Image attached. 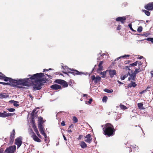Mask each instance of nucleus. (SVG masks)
<instances>
[{"mask_svg":"<svg viewBox=\"0 0 153 153\" xmlns=\"http://www.w3.org/2000/svg\"><path fill=\"white\" fill-rule=\"evenodd\" d=\"M145 8L148 10H152L153 9V2L149 3L144 7Z\"/></svg>","mask_w":153,"mask_h":153,"instance_id":"nucleus-9","label":"nucleus"},{"mask_svg":"<svg viewBox=\"0 0 153 153\" xmlns=\"http://www.w3.org/2000/svg\"><path fill=\"white\" fill-rule=\"evenodd\" d=\"M137 64H138L139 66L140 67V66L142 65L143 63L140 62H139L138 61V63H137Z\"/></svg>","mask_w":153,"mask_h":153,"instance_id":"nucleus-56","label":"nucleus"},{"mask_svg":"<svg viewBox=\"0 0 153 153\" xmlns=\"http://www.w3.org/2000/svg\"><path fill=\"white\" fill-rule=\"evenodd\" d=\"M22 137H19L15 139V144L17 146V148H18L21 146L22 143Z\"/></svg>","mask_w":153,"mask_h":153,"instance_id":"nucleus-5","label":"nucleus"},{"mask_svg":"<svg viewBox=\"0 0 153 153\" xmlns=\"http://www.w3.org/2000/svg\"><path fill=\"white\" fill-rule=\"evenodd\" d=\"M3 85H10V83H6V82H4L3 83Z\"/></svg>","mask_w":153,"mask_h":153,"instance_id":"nucleus-58","label":"nucleus"},{"mask_svg":"<svg viewBox=\"0 0 153 153\" xmlns=\"http://www.w3.org/2000/svg\"><path fill=\"white\" fill-rule=\"evenodd\" d=\"M0 78H3L4 77V76H5V75H4L3 74H2L1 73H0Z\"/></svg>","mask_w":153,"mask_h":153,"instance_id":"nucleus-47","label":"nucleus"},{"mask_svg":"<svg viewBox=\"0 0 153 153\" xmlns=\"http://www.w3.org/2000/svg\"><path fill=\"white\" fill-rule=\"evenodd\" d=\"M69 73L71 74L74 75H81L82 74V72H80L78 71L77 70H74L73 69H71V70L69 72Z\"/></svg>","mask_w":153,"mask_h":153,"instance_id":"nucleus-11","label":"nucleus"},{"mask_svg":"<svg viewBox=\"0 0 153 153\" xmlns=\"http://www.w3.org/2000/svg\"><path fill=\"white\" fill-rule=\"evenodd\" d=\"M146 90H143V91L140 92V94H143V93L146 92Z\"/></svg>","mask_w":153,"mask_h":153,"instance_id":"nucleus-55","label":"nucleus"},{"mask_svg":"<svg viewBox=\"0 0 153 153\" xmlns=\"http://www.w3.org/2000/svg\"><path fill=\"white\" fill-rule=\"evenodd\" d=\"M16 102H14L13 104V105L16 107H17L19 105V104H18L19 102L17 101H16Z\"/></svg>","mask_w":153,"mask_h":153,"instance_id":"nucleus-44","label":"nucleus"},{"mask_svg":"<svg viewBox=\"0 0 153 153\" xmlns=\"http://www.w3.org/2000/svg\"><path fill=\"white\" fill-rule=\"evenodd\" d=\"M38 126L39 131L43 130V127L42 126V124H38Z\"/></svg>","mask_w":153,"mask_h":153,"instance_id":"nucleus-34","label":"nucleus"},{"mask_svg":"<svg viewBox=\"0 0 153 153\" xmlns=\"http://www.w3.org/2000/svg\"><path fill=\"white\" fill-rule=\"evenodd\" d=\"M62 72H63V73H64V74H66L67 75L69 76V75H68V74L67 72H64V71H63Z\"/></svg>","mask_w":153,"mask_h":153,"instance_id":"nucleus-63","label":"nucleus"},{"mask_svg":"<svg viewBox=\"0 0 153 153\" xmlns=\"http://www.w3.org/2000/svg\"><path fill=\"white\" fill-rule=\"evenodd\" d=\"M130 62V61H129V60H128V61H125V64H128Z\"/></svg>","mask_w":153,"mask_h":153,"instance_id":"nucleus-60","label":"nucleus"},{"mask_svg":"<svg viewBox=\"0 0 153 153\" xmlns=\"http://www.w3.org/2000/svg\"><path fill=\"white\" fill-rule=\"evenodd\" d=\"M92 101V98L90 99L88 101V103L89 104H90L91 103V102Z\"/></svg>","mask_w":153,"mask_h":153,"instance_id":"nucleus-51","label":"nucleus"},{"mask_svg":"<svg viewBox=\"0 0 153 153\" xmlns=\"http://www.w3.org/2000/svg\"><path fill=\"white\" fill-rule=\"evenodd\" d=\"M108 72L110 77L112 78L114 75L116 74V71L114 69H110L108 71Z\"/></svg>","mask_w":153,"mask_h":153,"instance_id":"nucleus-14","label":"nucleus"},{"mask_svg":"<svg viewBox=\"0 0 153 153\" xmlns=\"http://www.w3.org/2000/svg\"><path fill=\"white\" fill-rule=\"evenodd\" d=\"M103 126L104 125H102V127L103 128L102 129L105 135H107L109 137L114 135L115 130L112 125L107 123L104 125V127H103Z\"/></svg>","mask_w":153,"mask_h":153,"instance_id":"nucleus-2","label":"nucleus"},{"mask_svg":"<svg viewBox=\"0 0 153 153\" xmlns=\"http://www.w3.org/2000/svg\"><path fill=\"white\" fill-rule=\"evenodd\" d=\"M61 125L62 126H65V123L64 121H63L61 123Z\"/></svg>","mask_w":153,"mask_h":153,"instance_id":"nucleus-53","label":"nucleus"},{"mask_svg":"<svg viewBox=\"0 0 153 153\" xmlns=\"http://www.w3.org/2000/svg\"><path fill=\"white\" fill-rule=\"evenodd\" d=\"M34 112H33V111H32L31 113V116L33 117L34 116Z\"/></svg>","mask_w":153,"mask_h":153,"instance_id":"nucleus-64","label":"nucleus"},{"mask_svg":"<svg viewBox=\"0 0 153 153\" xmlns=\"http://www.w3.org/2000/svg\"><path fill=\"white\" fill-rule=\"evenodd\" d=\"M103 91L105 92L108 93H111L113 92V89H111L110 90L106 88L104 89Z\"/></svg>","mask_w":153,"mask_h":153,"instance_id":"nucleus-24","label":"nucleus"},{"mask_svg":"<svg viewBox=\"0 0 153 153\" xmlns=\"http://www.w3.org/2000/svg\"><path fill=\"white\" fill-rule=\"evenodd\" d=\"M29 78L24 79H20L17 80V85H22L23 86H29V83L28 80Z\"/></svg>","mask_w":153,"mask_h":153,"instance_id":"nucleus-3","label":"nucleus"},{"mask_svg":"<svg viewBox=\"0 0 153 153\" xmlns=\"http://www.w3.org/2000/svg\"><path fill=\"white\" fill-rule=\"evenodd\" d=\"M137 85L133 81H131V83L129 84L128 85V88H131V87H133L134 88Z\"/></svg>","mask_w":153,"mask_h":153,"instance_id":"nucleus-21","label":"nucleus"},{"mask_svg":"<svg viewBox=\"0 0 153 153\" xmlns=\"http://www.w3.org/2000/svg\"><path fill=\"white\" fill-rule=\"evenodd\" d=\"M143 28L141 26H139L137 28V31L138 32H141L142 31Z\"/></svg>","mask_w":153,"mask_h":153,"instance_id":"nucleus-39","label":"nucleus"},{"mask_svg":"<svg viewBox=\"0 0 153 153\" xmlns=\"http://www.w3.org/2000/svg\"><path fill=\"white\" fill-rule=\"evenodd\" d=\"M144 40L150 41L152 43H153V38H148L145 39Z\"/></svg>","mask_w":153,"mask_h":153,"instance_id":"nucleus-36","label":"nucleus"},{"mask_svg":"<svg viewBox=\"0 0 153 153\" xmlns=\"http://www.w3.org/2000/svg\"><path fill=\"white\" fill-rule=\"evenodd\" d=\"M131 147H128L127 148V149L130 152H131L132 151V150H131Z\"/></svg>","mask_w":153,"mask_h":153,"instance_id":"nucleus-49","label":"nucleus"},{"mask_svg":"<svg viewBox=\"0 0 153 153\" xmlns=\"http://www.w3.org/2000/svg\"><path fill=\"white\" fill-rule=\"evenodd\" d=\"M28 76H31L30 78L31 79L34 80L33 87L34 91L40 90L42 88V86L47 80L46 78L42 77L44 76L43 73H36L33 75H28Z\"/></svg>","mask_w":153,"mask_h":153,"instance_id":"nucleus-1","label":"nucleus"},{"mask_svg":"<svg viewBox=\"0 0 153 153\" xmlns=\"http://www.w3.org/2000/svg\"><path fill=\"white\" fill-rule=\"evenodd\" d=\"M108 98L106 96H104L102 99V101L103 102H105L107 101Z\"/></svg>","mask_w":153,"mask_h":153,"instance_id":"nucleus-38","label":"nucleus"},{"mask_svg":"<svg viewBox=\"0 0 153 153\" xmlns=\"http://www.w3.org/2000/svg\"><path fill=\"white\" fill-rule=\"evenodd\" d=\"M45 75L47 76L49 78H50V79H52V76H51V75H48V74H45Z\"/></svg>","mask_w":153,"mask_h":153,"instance_id":"nucleus-61","label":"nucleus"},{"mask_svg":"<svg viewBox=\"0 0 153 153\" xmlns=\"http://www.w3.org/2000/svg\"><path fill=\"white\" fill-rule=\"evenodd\" d=\"M62 67L65 70L67 71L68 72V73H69V72L71 70V69L68 68V67L66 66H62Z\"/></svg>","mask_w":153,"mask_h":153,"instance_id":"nucleus-25","label":"nucleus"},{"mask_svg":"<svg viewBox=\"0 0 153 153\" xmlns=\"http://www.w3.org/2000/svg\"><path fill=\"white\" fill-rule=\"evenodd\" d=\"M128 27H129L130 28V30L132 31L133 32H136V31L134 30L132 28V24H131V23H130V24H129L128 25Z\"/></svg>","mask_w":153,"mask_h":153,"instance_id":"nucleus-37","label":"nucleus"},{"mask_svg":"<svg viewBox=\"0 0 153 153\" xmlns=\"http://www.w3.org/2000/svg\"><path fill=\"white\" fill-rule=\"evenodd\" d=\"M138 63V61H136L135 62L131 64V65H132L133 66H136L137 64V63Z\"/></svg>","mask_w":153,"mask_h":153,"instance_id":"nucleus-45","label":"nucleus"},{"mask_svg":"<svg viewBox=\"0 0 153 153\" xmlns=\"http://www.w3.org/2000/svg\"><path fill=\"white\" fill-rule=\"evenodd\" d=\"M32 131V135L31 137L33 138V140L35 141L40 142H41L40 139L35 134L34 132L33 131V130Z\"/></svg>","mask_w":153,"mask_h":153,"instance_id":"nucleus-10","label":"nucleus"},{"mask_svg":"<svg viewBox=\"0 0 153 153\" xmlns=\"http://www.w3.org/2000/svg\"><path fill=\"white\" fill-rule=\"evenodd\" d=\"M63 81H64V80L60 79H57L55 80L54 82L56 83L61 85L62 82Z\"/></svg>","mask_w":153,"mask_h":153,"instance_id":"nucleus-26","label":"nucleus"},{"mask_svg":"<svg viewBox=\"0 0 153 153\" xmlns=\"http://www.w3.org/2000/svg\"><path fill=\"white\" fill-rule=\"evenodd\" d=\"M143 104L142 103H138V106L139 109H142V107H143Z\"/></svg>","mask_w":153,"mask_h":153,"instance_id":"nucleus-40","label":"nucleus"},{"mask_svg":"<svg viewBox=\"0 0 153 153\" xmlns=\"http://www.w3.org/2000/svg\"><path fill=\"white\" fill-rule=\"evenodd\" d=\"M150 34V33H145L143 34H140V35L142 36H145L146 37H147Z\"/></svg>","mask_w":153,"mask_h":153,"instance_id":"nucleus-35","label":"nucleus"},{"mask_svg":"<svg viewBox=\"0 0 153 153\" xmlns=\"http://www.w3.org/2000/svg\"><path fill=\"white\" fill-rule=\"evenodd\" d=\"M10 85L13 87L16 86L17 85V80L11 79L10 80Z\"/></svg>","mask_w":153,"mask_h":153,"instance_id":"nucleus-15","label":"nucleus"},{"mask_svg":"<svg viewBox=\"0 0 153 153\" xmlns=\"http://www.w3.org/2000/svg\"><path fill=\"white\" fill-rule=\"evenodd\" d=\"M135 70L133 73L135 74H136L142 71V70L140 69V66H139L138 68H135Z\"/></svg>","mask_w":153,"mask_h":153,"instance_id":"nucleus-22","label":"nucleus"},{"mask_svg":"<svg viewBox=\"0 0 153 153\" xmlns=\"http://www.w3.org/2000/svg\"><path fill=\"white\" fill-rule=\"evenodd\" d=\"M32 127L33 128V129L34 131L36 133L37 135V136L39 137H41V136L40 135L39 133L37 128L34 124H33L32 125Z\"/></svg>","mask_w":153,"mask_h":153,"instance_id":"nucleus-19","label":"nucleus"},{"mask_svg":"<svg viewBox=\"0 0 153 153\" xmlns=\"http://www.w3.org/2000/svg\"><path fill=\"white\" fill-rule=\"evenodd\" d=\"M5 111H4L3 113L0 112V117H6L13 116L14 113H6Z\"/></svg>","mask_w":153,"mask_h":153,"instance_id":"nucleus-7","label":"nucleus"},{"mask_svg":"<svg viewBox=\"0 0 153 153\" xmlns=\"http://www.w3.org/2000/svg\"><path fill=\"white\" fill-rule=\"evenodd\" d=\"M120 107L122 109H127V107L126 106L124 105H120Z\"/></svg>","mask_w":153,"mask_h":153,"instance_id":"nucleus-43","label":"nucleus"},{"mask_svg":"<svg viewBox=\"0 0 153 153\" xmlns=\"http://www.w3.org/2000/svg\"><path fill=\"white\" fill-rule=\"evenodd\" d=\"M61 85H62L64 87H67L68 85L67 82L64 80L62 82Z\"/></svg>","mask_w":153,"mask_h":153,"instance_id":"nucleus-28","label":"nucleus"},{"mask_svg":"<svg viewBox=\"0 0 153 153\" xmlns=\"http://www.w3.org/2000/svg\"><path fill=\"white\" fill-rule=\"evenodd\" d=\"M43 135L44 136L45 138V141H46L47 140V135L45 133V134H44Z\"/></svg>","mask_w":153,"mask_h":153,"instance_id":"nucleus-48","label":"nucleus"},{"mask_svg":"<svg viewBox=\"0 0 153 153\" xmlns=\"http://www.w3.org/2000/svg\"><path fill=\"white\" fill-rule=\"evenodd\" d=\"M83 135H80L79 136V137L78 138V140H80L81 139L83 138Z\"/></svg>","mask_w":153,"mask_h":153,"instance_id":"nucleus-46","label":"nucleus"},{"mask_svg":"<svg viewBox=\"0 0 153 153\" xmlns=\"http://www.w3.org/2000/svg\"><path fill=\"white\" fill-rule=\"evenodd\" d=\"M9 102H10V103H13V104H14V102H16V101H15V100H11L10 101H9Z\"/></svg>","mask_w":153,"mask_h":153,"instance_id":"nucleus-52","label":"nucleus"},{"mask_svg":"<svg viewBox=\"0 0 153 153\" xmlns=\"http://www.w3.org/2000/svg\"><path fill=\"white\" fill-rule=\"evenodd\" d=\"M4 78V80L5 82H7L8 81H9L10 82V80L11 79V78L8 77H7L4 76V77L3 78Z\"/></svg>","mask_w":153,"mask_h":153,"instance_id":"nucleus-32","label":"nucleus"},{"mask_svg":"<svg viewBox=\"0 0 153 153\" xmlns=\"http://www.w3.org/2000/svg\"><path fill=\"white\" fill-rule=\"evenodd\" d=\"M0 98L2 99L7 98L8 97L9 95L5 93H0Z\"/></svg>","mask_w":153,"mask_h":153,"instance_id":"nucleus-20","label":"nucleus"},{"mask_svg":"<svg viewBox=\"0 0 153 153\" xmlns=\"http://www.w3.org/2000/svg\"><path fill=\"white\" fill-rule=\"evenodd\" d=\"M15 130L13 129V130L12 132L11 133L10 135L9 141V143L10 144H12L13 143L15 137Z\"/></svg>","mask_w":153,"mask_h":153,"instance_id":"nucleus-8","label":"nucleus"},{"mask_svg":"<svg viewBox=\"0 0 153 153\" xmlns=\"http://www.w3.org/2000/svg\"><path fill=\"white\" fill-rule=\"evenodd\" d=\"M126 20V18L125 16L121 17H118L116 19V20L117 22L120 21L122 24H123L125 22V21Z\"/></svg>","mask_w":153,"mask_h":153,"instance_id":"nucleus-16","label":"nucleus"},{"mask_svg":"<svg viewBox=\"0 0 153 153\" xmlns=\"http://www.w3.org/2000/svg\"><path fill=\"white\" fill-rule=\"evenodd\" d=\"M91 78L92 81H94L95 84H97L100 82L101 79V78L99 76L95 77L94 75L91 77Z\"/></svg>","mask_w":153,"mask_h":153,"instance_id":"nucleus-6","label":"nucleus"},{"mask_svg":"<svg viewBox=\"0 0 153 153\" xmlns=\"http://www.w3.org/2000/svg\"><path fill=\"white\" fill-rule=\"evenodd\" d=\"M39 121L38 122V124H43V118L40 117L39 118Z\"/></svg>","mask_w":153,"mask_h":153,"instance_id":"nucleus-31","label":"nucleus"},{"mask_svg":"<svg viewBox=\"0 0 153 153\" xmlns=\"http://www.w3.org/2000/svg\"><path fill=\"white\" fill-rule=\"evenodd\" d=\"M129 76V77L128 78V80L129 81L132 80L135 81L136 80V74L133 73L132 74L128 75Z\"/></svg>","mask_w":153,"mask_h":153,"instance_id":"nucleus-13","label":"nucleus"},{"mask_svg":"<svg viewBox=\"0 0 153 153\" xmlns=\"http://www.w3.org/2000/svg\"><path fill=\"white\" fill-rule=\"evenodd\" d=\"M16 146L15 145L7 147L4 151V153H14L16 151Z\"/></svg>","mask_w":153,"mask_h":153,"instance_id":"nucleus-4","label":"nucleus"},{"mask_svg":"<svg viewBox=\"0 0 153 153\" xmlns=\"http://www.w3.org/2000/svg\"><path fill=\"white\" fill-rule=\"evenodd\" d=\"M121 26L120 25H119L117 28V30H120L121 29Z\"/></svg>","mask_w":153,"mask_h":153,"instance_id":"nucleus-50","label":"nucleus"},{"mask_svg":"<svg viewBox=\"0 0 153 153\" xmlns=\"http://www.w3.org/2000/svg\"><path fill=\"white\" fill-rule=\"evenodd\" d=\"M80 145L83 149H84L86 148L87 146V144L84 141H82L80 143Z\"/></svg>","mask_w":153,"mask_h":153,"instance_id":"nucleus-23","label":"nucleus"},{"mask_svg":"<svg viewBox=\"0 0 153 153\" xmlns=\"http://www.w3.org/2000/svg\"><path fill=\"white\" fill-rule=\"evenodd\" d=\"M73 120L75 123H76L78 122V119L76 117H73Z\"/></svg>","mask_w":153,"mask_h":153,"instance_id":"nucleus-42","label":"nucleus"},{"mask_svg":"<svg viewBox=\"0 0 153 153\" xmlns=\"http://www.w3.org/2000/svg\"><path fill=\"white\" fill-rule=\"evenodd\" d=\"M50 87L52 89L54 90H57L61 88V85L57 84L52 85Z\"/></svg>","mask_w":153,"mask_h":153,"instance_id":"nucleus-17","label":"nucleus"},{"mask_svg":"<svg viewBox=\"0 0 153 153\" xmlns=\"http://www.w3.org/2000/svg\"><path fill=\"white\" fill-rule=\"evenodd\" d=\"M142 11L143 12H144L145 14L147 16H149L150 15V13L149 11L145 10H143Z\"/></svg>","mask_w":153,"mask_h":153,"instance_id":"nucleus-29","label":"nucleus"},{"mask_svg":"<svg viewBox=\"0 0 153 153\" xmlns=\"http://www.w3.org/2000/svg\"><path fill=\"white\" fill-rule=\"evenodd\" d=\"M129 67L128 66H126L125 68L126 69V70H130V69L129 68Z\"/></svg>","mask_w":153,"mask_h":153,"instance_id":"nucleus-59","label":"nucleus"},{"mask_svg":"<svg viewBox=\"0 0 153 153\" xmlns=\"http://www.w3.org/2000/svg\"><path fill=\"white\" fill-rule=\"evenodd\" d=\"M130 55H125L123 56H121L117 58V59L118 60L119 59H120L121 58H126L127 57H129V56Z\"/></svg>","mask_w":153,"mask_h":153,"instance_id":"nucleus-33","label":"nucleus"},{"mask_svg":"<svg viewBox=\"0 0 153 153\" xmlns=\"http://www.w3.org/2000/svg\"><path fill=\"white\" fill-rule=\"evenodd\" d=\"M130 74V73L128 72L127 74H126L123 76L121 77V79L122 80H124L127 77L128 75Z\"/></svg>","mask_w":153,"mask_h":153,"instance_id":"nucleus-27","label":"nucleus"},{"mask_svg":"<svg viewBox=\"0 0 153 153\" xmlns=\"http://www.w3.org/2000/svg\"><path fill=\"white\" fill-rule=\"evenodd\" d=\"M7 110H8L10 112H13L15 111V109L12 108H7Z\"/></svg>","mask_w":153,"mask_h":153,"instance_id":"nucleus-41","label":"nucleus"},{"mask_svg":"<svg viewBox=\"0 0 153 153\" xmlns=\"http://www.w3.org/2000/svg\"><path fill=\"white\" fill-rule=\"evenodd\" d=\"M67 131L68 133H70V132H71L72 131L70 129V128H68V129L67 130Z\"/></svg>","mask_w":153,"mask_h":153,"instance_id":"nucleus-57","label":"nucleus"},{"mask_svg":"<svg viewBox=\"0 0 153 153\" xmlns=\"http://www.w3.org/2000/svg\"><path fill=\"white\" fill-rule=\"evenodd\" d=\"M74 126V125L73 124H71V125H70V126L69 127V128H73Z\"/></svg>","mask_w":153,"mask_h":153,"instance_id":"nucleus-62","label":"nucleus"},{"mask_svg":"<svg viewBox=\"0 0 153 153\" xmlns=\"http://www.w3.org/2000/svg\"><path fill=\"white\" fill-rule=\"evenodd\" d=\"M100 74L102 75V78H104L106 76V71H104L103 72H101L100 73Z\"/></svg>","mask_w":153,"mask_h":153,"instance_id":"nucleus-30","label":"nucleus"},{"mask_svg":"<svg viewBox=\"0 0 153 153\" xmlns=\"http://www.w3.org/2000/svg\"><path fill=\"white\" fill-rule=\"evenodd\" d=\"M40 133L41 134H42V135H43L44 134H45V133L44 132V131L43 130H41L40 131Z\"/></svg>","mask_w":153,"mask_h":153,"instance_id":"nucleus-54","label":"nucleus"},{"mask_svg":"<svg viewBox=\"0 0 153 153\" xmlns=\"http://www.w3.org/2000/svg\"><path fill=\"white\" fill-rule=\"evenodd\" d=\"M103 61H100L98 65V68L97 70V73H99L100 71L103 70V67L102 65L103 64Z\"/></svg>","mask_w":153,"mask_h":153,"instance_id":"nucleus-18","label":"nucleus"},{"mask_svg":"<svg viewBox=\"0 0 153 153\" xmlns=\"http://www.w3.org/2000/svg\"><path fill=\"white\" fill-rule=\"evenodd\" d=\"M85 141L87 143H90L92 141L91 135L90 134L87 135L85 137Z\"/></svg>","mask_w":153,"mask_h":153,"instance_id":"nucleus-12","label":"nucleus"}]
</instances>
